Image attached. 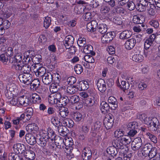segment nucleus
I'll use <instances>...</instances> for the list:
<instances>
[{
	"mask_svg": "<svg viewBox=\"0 0 160 160\" xmlns=\"http://www.w3.org/2000/svg\"><path fill=\"white\" fill-rule=\"evenodd\" d=\"M49 140L45 134L37 135V143L38 145L41 147H45Z\"/></svg>",
	"mask_w": 160,
	"mask_h": 160,
	"instance_id": "nucleus-1",
	"label": "nucleus"
},
{
	"mask_svg": "<svg viewBox=\"0 0 160 160\" xmlns=\"http://www.w3.org/2000/svg\"><path fill=\"white\" fill-rule=\"evenodd\" d=\"M114 118L112 114L108 116L104 119L103 124L107 129H110L113 124Z\"/></svg>",
	"mask_w": 160,
	"mask_h": 160,
	"instance_id": "nucleus-2",
	"label": "nucleus"
},
{
	"mask_svg": "<svg viewBox=\"0 0 160 160\" xmlns=\"http://www.w3.org/2000/svg\"><path fill=\"white\" fill-rule=\"evenodd\" d=\"M32 75L30 74H20L19 76V78L22 82L26 85H29L32 80Z\"/></svg>",
	"mask_w": 160,
	"mask_h": 160,
	"instance_id": "nucleus-3",
	"label": "nucleus"
},
{
	"mask_svg": "<svg viewBox=\"0 0 160 160\" xmlns=\"http://www.w3.org/2000/svg\"><path fill=\"white\" fill-rule=\"evenodd\" d=\"M149 124L151 127L154 128V131H157L159 132L158 137L160 138V124L157 118H153L149 122Z\"/></svg>",
	"mask_w": 160,
	"mask_h": 160,
	"instance_id": "nucleus-4",
	"label": "nucleus"
},
{
	"mask_svg": "<svg viewBox=\"0 0 160 160\" xmlns=\"http://www.w3.org/2000/svg\"><path fill=\"white\" fill-rule=\"evenodd\" d=\"M13 150L17 154H22L26 151L25 146L22 144L18 143L14 144L13 146Z\"/></svg>",
	"mask_w": 160,
	"mask_h": 160,
	"instance_id": "nucleus-5",
	"label": "nucleus"
},
{
	"mask_svg": "<svg viewBox=\"0 0 160 160\" xmlns=\"http://www.w3.org/2000/svg\"><path fill=\"white\" fill-rule=\"evenodd\" d=\"M142 142L141 138L137 137L134 139L132 142V148L133 150L136 151L138 150L142 145Z\"/></svg>",
	"mask_w": 160,
	"mask_h": 160,
	"instance_id": "nucleus-6",
	"label": "nucleus"
},
{
	"mask_svg": "<svg viewBox=\"0 0 160 160\" xmlns=\"http://www.w3.org/2000/svg\"><path fill=\"white\" fill-rule=\"evenodd\" d=\"M55 144L57 148L59 149H64L65 143L63 139L61 137L57 136L54 139Z\"/></svg>",
	"mask_w": 160,
	"mask_h": 160,
	"instance_id": "nucleus-7",
	"label": "nucleus"
},
{
	"mask_svg": "<svg viewBox=\"0 0 160 160\" xmlns=\"http://www.w3.org/2000/svg\"><path fill=\"white\" fill-rule=\"evenodd\" d=\"M53 78V75L51 73H46L42 77V80L44 84L48 85L52 82Z\"/></svg>",
	"mask_w": 160,
	"mask_h": 160,
	"instance_id": "nucleus-8",
	"label": "nucleus"
},
{
	"mask_svg": "<svg viewBox=\"0 0 160 160\" xmlns=\"http://www.w3.org/2000/svg\"><path fill=\"white\" fill-rule=\"evenodd\" d=\"M97 85L99 91L102 93L105 92L107 89V87L105 81L99 78L97 82Z\"/></svg>",
	"mask_w": 160,
	"mask_h": 160,
	"instance_id": "nucleus-9",
	"label": "nucleus"
},
{
	"mask_svg": "<svg viewBox=\"0 0 160 160\" xmlns=\"http://www.w3.org/2000/svg\"><path fill=\"white\" fill-rule=\"evenodd\" d=\"M92 153L91 151L88 147H85L83 151L82 157L83 160H91Z\"/></svg>",
	"mask_w": 160,
	"mask_h": 160,
	"instance_id": "nucleus-10",
	"label": "nucleus"
},
{
	"mask_svg": "<svg viewBox=\"0 0 160 160\" xmlns=\"http://www.w3.org/2000/svg\"><path fill=\"white\" fill-rule=\"evenodd\" d=\"M136 42V40L134 38H132L127 40L124 44L125 48L128 50L132 49L135 46Z\"/></svg>",
	"mask_w": 160,
	"mask_h": 160,
	"instance_id": "nucleus-11",
	"label": "nucleus"
},
{
	"mask_svg": "<svg viewBox=\"0 0 160 160\" xmlns=\"http://www.w3.org/2000/svg\"><path fill=\"white\" fill-rule=\"evenodd\" d=\"M114 32H109L104 34L101 38L102 40L104 42L108 43L110 42L114 37Z\"/></svg>",
	"mask_w": 160,
	"mask_h": 160,
	"instance_id": "nucleus-12",
	"label": "nucleus"
},
{
	"mask_svg": "<svg viewBox=\"0 0 160 160\" xmlns=\"http://www.w3.org/2000/svg\"><path fill=\"white\" fill-rule=\"evenodd\" d=\"M25 159L29 160H34L36 158V154L35 152L32 150H26L24 154Z\"/></svg>",
	"mask_w": 160,
	"mask_h": 160,
	"instance_id": "nucleus-13",
	"label": "nucleus"
},
{
	"mask_svg": "<svg viewBox=\"0 0 160 160\" xmlns=\"http://www.w3.org/2000/svg\"><path fill=\"white\" fill-rule=\"evenodd\" d=\"M25 139L27 142L30 145H34L37 142V138L31 133L27 134L25 135Z\"/></svg>",
	"mask_w": 160,
	"mask_h": 160,
	"instance_id": "nucleus-14",
	"label": "nucleus"
},
{
	"mask_svg": "<svg viewBox=\"0 0 160 160\" xmlns=\"http://www.w3.org/2000/svg\"><path fill=\"white\" fill-rule=\"evenodd\" d=\"M152 145L150 143H147L143 146L142 153L143 156L144 157L148 156L150 150L152 149Z\"/></svg>",
	"mask_w": 160,
	"mask_h": 160,
	"instance_id": "nucleus-15",
	"label": "nucleus"
},
{
	"mask_svg": "<svg viewBox=\"0 0 160 160\" xmlns=\"http://www.w3.org/2000/svg\"><path fill=\"white\" fill-rule=\"evenodd\" d=\"M22 55L21 53H18L13 57H10L9 62L10 63L20 62L22 61Z\"/></svg>",
	"mask_w": 160,
	"mask_h": 160,
	"instance_id": "nucleus-16",
	"label": "nucleus"
},
{
	"mask_svg": "<svg viewBox=\"0 0 160 160\" xmlns=\"http://www.w3.org/2000/svg\"><path fill=\"white\" fill-rule=\"evenodd\" d=\"M143 57L140 54V51L137 49L136 50L135 53L133 55L132 58V60L136 62H141L142 61Z\"/></svg>",
	"mask_w": 160,
	"mask_h": 160,
	"instance_id": "nucleus-17",
	"label": "nucleus"
},
{
	"mask_svg": "<svg viewBox=\"0 0 160 160\" xmlns=\"http://www.w3.org/2000/svg\"><path fill=\"white\" fill-rule=\"evenodd\" d=\"M108 103L111 105V109L114 110L118 107V102L117 99L113 96L109 97L108 99Z\"/></svg>",
	"mask_w": 160,
	"mask_h": 160,
	"instance_id": "nucleus-18",
	"label": "nucleus"
},
{
	"mask_svg": "<svg viewBox=\"0 0 160 160\" xmlns=\"http://www.w3.org/2000/svg\"><path fill=\"white\" fill-rule=\"evenodd\" d=\"M74 42V38L72 35H69L67 36L63 42L66 48H68L69 46L72 45Z\"/></svg>",
	"mask_w": 160,
	"mask_h": 160,
	"instance_id": "nucleus-19",
	"label": "nucleus"
},
{
	"mask_svg": "<svg viewBox=\"0 0 160 160\" xmlns=\"http://www.w3.org/2000/svg\"><path fill=\"white\" fill-rule=\"evenodd\" d=\"M30 84L31 86L30 88L31 90L37 91L38 90V88L40 86V83L39 79H35L32 80Z\"/></svg>",
	"mask_w": 160,
	"mask_h": 160,
	"instance_id": "nucleus-20",
	"label": "nucleus"
},
{
	"mask_svg": "<svg viewBox=\"0 0 160 160\" xmlns=\"http://www.w3.org/2000/svg\"><path fill=\"white\" fill-rule=\"evenodd\" d=\"M111 105H110L106 102L102 101L100 105V108L102 112H108L111 109Z\"/></svg>",
	"mask_w": 160,
	"mask_h": 160,
	"instance_id": "nucleus-21",
	"label": "nucleus"
},
{
	"mask_svg": "<svg viewBox=\"0 0 160 160\" xmlns=\"http://www.w3.org/2000/svg\"><path fill=\"white\" fill-rule=\"evenodd\" d=\"M65 140L66 141L65 142V147H64V148L66 150L65 151L66 153L69 154L70 153V152L73 150V148L72 146L73 145V143L71 140L67 141L66 139Z\"/></svg>",
	"mask_w": 160,
	"mask_h": 160,
	"instance_id": "nucleus-22",
	"label": "nucleus"
},
{
	"mask_svg": "<svg viewBox=\"0 0 160 160\" xmlns=\"http://www.w3.org/2000/svg\"><path fill=\"white\" fill-rule=\"evenodd\" d=\"M132 35V32L131 31L125 30L120 34L119 37L122 39H126L130 38Z\"/></svg>",
	"mask_w": 160,
	"mask_h": 160,
	"instance_id": "nucleus-23",
	"label": "nucleus"
},
{
	"mask_svg": "<svg viewBox=\"0 0 160 160\" xmlns=\"http://www.w3.org/2000/svg\"><path fill=\"white\" fill-rule=\"evenodd\" d=\"M57 128L58 131L60 135L64 136L67 135L68 131L66 127L61 124Z\"/></svg>",
	"mask_w": 160,
	"mask_h": 160,
	"instance_id": "nucleus-24",
	"label": "nucleus"
},
{
	"mask_svg": "<svg viewBox=\"0 0 160 160\" xmlns=\"http://www.w3.org/2000/svg\"><path fill=\"white\" fill-rule=\"evenodd\" d=\"M12 66V68L16 70H21L24 65L23 62H16L13 63H10Z\"/></svg>",
	"mask_w": 160,
	"mask_h": 160,
	"instance_id": "nucleus-25",
	"label": "nucleus"
},
{
	"mask_svg": "<svg viewBox=\"0 0 160 160\" xmlns=\"http://www.w3.org/2000/svg\"><path fill=\"white\" fill-rule=\"evenodd\" d=\"M8 159L9 160H26L24 159L22 157L19 155L18 154L15 152H11L9 153Z\"/></svg>",
	"mask_w": 160,
	"mask_h": 160,
	"instance_id": "nucleus-26",
	"label": "nucleus"
},
{
	"mask_svg": "<svg viewBox=\"0 0 160 160\" xmlns=\"http://www.w3.org/2000/svg\"><path fill=\"white\" fill-rule=\"evenodd\" d=\"M107 153L111 155L112 156H116L117 154L118 151L116 147L112 145L108 148L107 150Z\"/></svg>",
	"mask_w": 160,
	"mask_h": 160,
	"instance_id": "nucleus-27",
	"label": "nucleus"
},
{
	"mask_svg": "<svg viewBox=\"0 0 160 160\" xmlns=\"http://www.w3.org/2000/svg\"><path fill=\"white\" fill-rule=\"evenodd\" d=\"M30 97L32 99L33 103L39 104L41 102L42 99L41 97L37 94L32 93Z\"/></svg>",
	"mask_w": 160,
	"mask_h": 160,
	"instance_id": "nucleus-28",
	"label": "nucleus"
},
{
	"mask_svg": "<svg viewBox=\"0 0 160 160\" xmlns=\"http://www.w3.org/2000/svg\"><path fill=\"white\" fill-rule=\"evenodd\" d=\"M78 89V87L75 86H69L67 87L66 92L68 95L72 94L77 91Z\"/></svg>",
	"mask_w": 160,
	"mask_h": 160,
	"instance_id": "nucleus-29",
	"label": "nucleus"
},
{
	"mask_svg": "<svg viewBox=\"0 0 160 160\" xmlns=\"http://www.w3.org/2000/svg\"><path fill=\"white\" fill-rule=\"evenodd\" d=\"M108 27L107 25L104 23H101L99 24L97 27V30L102 34L105 33L107 31Z\"/></svg>",
	"mask_w": 160,
	"mask_h": 160,
	"instance_id": "nucleus-30",
	"label": "nucleus"
},
{
	"mask_svg": "<svg viewBox=\"0 0 160 160\" xmlns=\"http://www.w3.org/2000/svg\"><path fill=\"white\" fill-rule=\"evenodd\" d=\"M93 48L91 45H88L85 46L83 48L84 52L87 54H90L92 56H94L95 53L93 51Z\"/></svg>",
	"mask_w": 160,
	"mask_h": 160,
	"instance_id": "nucleus-31",
	"label": "nucleus"
},
{
	"mask_svg": "<svg viewBox=\"0 0 160 160\" xmlns=\"http://www.w3.org/2000/svg\"><path fill=\"white\" fill-rule=\"evenodd\" d=\"M112 145L116 147L117 149H125V146L123 145V144L121 142L120 140H113L112 142Z\"/></svg>",
	"mask_w": 160,
	"mask_h": 160,
	"instance_id": "nucleus-32",
	"label": "nucleus"
},
{
	"mask_svg": "<svg viewBox=\"0 0 160 160\" xmlns=\"http://www.w3.org/2000/svg\"><path fill=\"white\" fill-rule=\"evenodd\" d=\"M47 135L46 134L48 138L50 139V140L53 142L54 139L57 136L55 135V132L52 129L50 128H48L47 130Z\"/></svg>",
	"mask_w": 160,
	"mask_h": 160,
	"instance_id": "nucleus-33",
	"label": "nucleus"
},
{
	"mask_svg": "<svg viewBox=\"0 0 160 160\" xmlns=\"http://www.w3.org/2000/svg\"><path fill=\"white\" fill-rule=\"evenodd\" d=\"M26 128L27 131L31 132L33 131H36L38 129L36 124L34 123L28 125Z\"/></svg>",
	"mask_w": 160,
	"mask_h": 160,
	"instance_id": "nucleus-34",
	"label": "nucleus"
},
{
	"mask_svg": "<svg viewBox=\"0 0 160 160\" xmlns=\"http://www.w3.org/2000/svg\"><path fill=\"white\" fill-rule=\"evenodd\" d=\"M62 123L65 127H67L69 128H71L73 126V122L69 118H65L63 120Z\"/></svg>",
	"mask_w": 160,
	"mask_h": 160,
	"instance_id": "nucleus-35",
	"label": "nucleus"
},
{
	"mask_svg": "<svg viewBox=\"0 0 160 160\" xmlns=\"http://www.w3.org/2000/svg\"><path fill=\"white\" fill-rule=\"evenodd\" d=\"M46 70L43 67H42L39 68L36 70V71L35 72L36 75L37 77H42L45 73Z\"/></svg>",
	"mask_w": 160,
	"mask_h": 160,
	"instance_id": "nucleus-36",
	"label": "nucleus"
},
{
	"mask_svg": "<svg viewBox=\"0 0 160 160\" xmlns=\"http://www.w3.org/2000/svg\"><path fill=\"white\" fill-rule=\"evenodd\" d=\"M51 122L52 123L55 127H58L61 125L60 119L56 116H54L52 117L51 119Z\"/></svg>",
	"mask_w": 160,
	"mask_h": 160,
	"instance_id": "nucleus-37",
	"label": "nucleus"
},
{
	"mask_svg": "<svg viewBox=\"0 0 160 160\" xmlns=\"http://www.w3.org/2000/svg\"><path fill=\"white\" fill-rule=\"evenodd\" d=\"M69 101V98L66 96L62 97L59 100L58 103L59 105H61L62 106H65L67 103Z\"/></svg>",
	"mask_w": 160,
	"mask_h": 160,
	"instance_id": "nucleus-38",
	"label": "nucleus"
},
{
	"mask_svg": "<svg viewBox=\"0 0 160 160\" xmlns=\"http://www.w3.org/2000/svg\"><path fill=\"white\" fill-rule=\"evenodd\" d=\"M85 8L82 5H77L74 8V11L78 14L83 13L84 11Z\"/></svg>",
	"mask_w": 160,
	"mask_h": 160,
	"instance_id": "nucleus-39",
	"label": "nucleus"
},
{
	"mask_svg": "<svg viewBox=\"0 0 160 160\" xmlns=\"http://www.w3.org/2000/svg\"><path fill=\"white\" fill-rule=\"evenodd\" d=\"M69 113V112L67 108L63 107L59 110V114L62 118H65L68 115Z\"/></svg>",
	"mask_w": 160,
	"mask_h": 160,
	"instance_id": "nucleus-40",
	"label": "nucleus"
},
{
	"mask_svg": "<svg viewBox=\"0 0 160 160\" xmlns=\"http://www.w3.org/2000/svg\"><path fill=\"white\" fill-rule=\"evenodd\" d=\"M79 97L76 95H73L69 97V100L70 102L72 104L75 105V104L79 101Z\"/></svg>",
	"mask_w": 160,
	"mask_h": 160,
	"instance_id": "nucleus-41",
	"label": "nucleus"
},
{
	"mask_svg": "<svg viewBox=\"0 0 160 160\" xmlns=\"http://www.w3.org/2000/svg\"><path fill=\"white\" fill-rule=\"evenodd\" d=\"M112 21L117 25H120L122 22V18L119 17L115 16L111 18Z\"/></svg>",
	"mask_w": 160,
	"mask_h": 160,
	"instance_id": "nucleus-42",
	"label": "nucleus"
},
{
	"mask_svg": "<svg viewBox=\"0 0 160 160\" xmlns=\"http://www.w3.org/2000/svg\"><path fill=\"white\" fill-rule=\"evenodd\" d=\"M118 86L124 91H125V90L129 88V84L128 83L126 82L125 81H122L121 82V84L118 85Z\"/></svg>",
	"mask_w": 160,
	"mask_h": 160,
	"instance_id": "nucleus-43",
	"label": "nucleus"
},
{
	"mask_svg": "<svg viewBox=\"0 0 160 160\" xmlns=\"http://www.w3.org/2000/svg\"><path fill=\"white\" fill-rule=\"evenodd\" d=\"M110 11V8L107 6H102L100 9V12L103 15H107Z\"/></svg>",
	"mask_w": 160,
	"mask_h": 160,
	"instance_id": "nucleus-44",
	"label": "nucleus"
},
{
	"mask_svg": "<svg viewBox=\"0 0 160 160\" xmlns=\"http://www.w3.org/2000/svg\"><path fill=\"white\" fill-rule=\"evenodd\" d=\"M133 23L136 24H140L142 27H143V25L142 24L143 22V21L140 18L139 16L137 15H134L133 17Z\"/></svg>",
	"mask_w": 160,
	"mask_h": 160,
	"instance_id": "nucleus-45",
	"label": "nucleus"
},
{
	"mask_svg": "<svg viewBox=\"0 0 160 160\" xmlns=\"http://www.w3.org/2000/svg\"><path fill=\"white\" fill-rule=\"evenodd\" d=\"M31 71V68L29 65L24 64L21 70L23 73L22 74H30L29 72Z\"/></svg>",
	"mask_w": 160,
	"mask_h": 160,
	"instance_id": "nucleus-46",
	"label": "nucleus"
},
{
	"mask_svg": "<svg viewBox=\"0 0 160 160\" xmlns=\"http://www.w3.org/2000/svg\"><path fill=\"white\" fill-rule=\"evenodd\" d=\"M128 129L137 130L138 128V123L135 122H129L127 126Z\"/></svg>",
	"mask_w": 160,
	"mask_h": 160,
	"instance_id": "nucleus-47",
	"label": "nucleus"
},
{
	"mask_svg": "<svg viewBox=\"0 0 160 160\" xmlns=\"http://www.w3.org/2000/svg\"><path fill=\"white\" fill-rule=\"evenodd\" d=\"M73 118L75 121L78 122L81 120L82 119V115L80 112H77L74 113Z\"/></svg>",
	"mask_w": 160,
	"mask_h": 160,
	"instance_id": "nucleus-48",
	"label": "nucleus"
},
{
	"mask_svg": "<svg viewBox=\"0 0 160 160\" xmlns=\"http://www.w3.org/2000/svg\"><path fill=\"white\" fill-rule=\"evenodd\" d=\"M121 140L122 142H124V143L127 144L130 143L132 140L131 138L128 135H124L122 137V138H121Z\"/></svg>",
	"mask_w": 160,
	"mask_h": 160,
	"instance_id": "nucleus-49",
	"label": "nucleus"
},
{
	"mask_svg": "<svg viewBox=\"0 0 160 160\" xmlns=\"http://www.w3.org/2000/svg\"><path fill=\"white\" fill-rule=\"evenodd\" d=\"M102 125V122L99 121H97L94 123L93 129H92L96 130V132H98Z\"/></svg>",
	"mask_w": 160,
	"mask_h": 160,
	"instance_id": "nucleus-50",
	"label": "nucleus"
},
{
	"mask_svg": "<svg viewBox=\"0 0 160 160\" xmlns=\"http://www.w3.org/2000/svg\"><path fill=\"white\" fill-rule=\"evenodd\" d=\"M75 71L77 74H80L83 71V69L81 65L78 64L76 65L74 67Z\"/></svg>",
	"mask_w": 160,
	"mask_h": 160,
	"instance_id": "nucleus-51",
	"label": "nucleus"
},
{
	"mask_svg": "<svg viewBox=\"0 0 160 160\" xmlns=\"http://www.w3.org/2000/svg\"><path fill=\"white\" fill-rule=\"evenodd\" d=\"M86 103L89 106H92L95 103V99L94 97H91L88 98L86 100Z\"/></svg>",
	"mask_w": 160,
	"mask_h": 160,
	"instance_id": "nucleus-52",
	"label": "nucleus"
},
{
	"mask_svg": "<svg viewBox=\"0 0 160 160\" xmlns=\"http://www.w3.org/2000/svg\"><path fill=\"white\" fill-rule=\"evenodd\" d=\"M85 60L88 63H93L95 62V60L92 56L89 55H85L84 57Z\"/></svg>",
	"mask_w": 160,
	"mask_h": 160,
	"instance_id": "nucleus-53",
	"label": "nucleus"
},
{
	"mask_svg": "<svg viewBox=\"0 0 160 160\" xmlns=\"http://www.w3.org/2000/svg\"><path fill=\"white\" fill-rule=\"evenodd\" d=\"M157 153V149L156 148L153 147L152 146V149L150 150V152L148 156L150 158H153L154 157L156 156Z\"/></svg>",
	"mask_w": 160,
	"mask_h": 160,
	"instance_id": "nucleus-54",
	"label": "nucleus"
},
{
	"mask_svg": "<svg viewBox=\"0 0 160 160\" xmlns=\"http://www.w3.org/2000/svg\"><path fill=\"white\" fill-rule=\"evenodd\" d=\"M51 19L50 17H46L44 22V26L46 28H48L51 24Z\"/></svg>",
	"mask_w": 160,
	"mask_h": 160,
	"instance_id": "nucleus-55",
	"label": "nucleus"
},
{
	"mask_svg": "<svg viewBox=\"0 0 160 160\" xmlns=\"http://www.w3.org/2000/svg\"><path fill=\"white\" fill-rule=\"evenodd\" d=\"M136 8L137 10L139 12H143L145 11L146 9L139 3H138L136 4Z\"/></svg>",
	"mask_w": 160,
	"mask_h": 160,
	"instance_id": "nucleus-56",
	"label": "nucleus"
},
{
	"mask_svg": "<svg viewBox=\"0 0 160 160\" xmlns=\"http://www.w3.org/2000/svg\"><path fill=\"white\" fill-rule=\"evenodd\" d=\"M77 43L79 47H83L86 43V39L84 38H79L77 42Z\"/></svg>",
	"mask_w": 160,
	"mask_h": 160,
	"instance_id": "nucleus-57",
	"label": "nucleus"
},
{
	"mask_svg": "<svg viewBox=\"0 0 160 160\" xmlns=\"http://www.w3.org/2000/svg\"><path fill=\"white\" fill-rule=\"evenodd\" d=\"M127 7L129 10L132 11L136 8V5L132 1H130L128 2Z\"/></svg>",
	"mask_w": 160,
	"mask_h": 160,
	"instance_id": "nucleus-58",
	"label": "nucleus"
},
{
	"mask_svg": "<svg viewBox=\"0 0 160 160\" xmlns=\"http://www.w3.org/2000/svg\"><path fill=\"white\" fill-rule=\"evenodd\" d=\"M83 18L86 21L90 20L92 17V15L90 12H87L83 15Z\"/></svg>",
	"mask_w": 160,
	"mask_h": 160,
	"instance_id": "nucleus-59",
	"label": "nucleus"
},
{
	"mask_svg": "<svg viewBox=\"0 0 160 160\" xmlns=\"http://www.w3.org/2000/svg\"><path fill=\"white\" fill-rule=\"evenodd\" d=\"M42 59L41 55L38 54L36 55L32 58V62L34 61L36 63H38L39 62H41Z\"/></svg>",
	"mask_w": 160,
	"mask_h": 160,
	"instance_id": "nucleus-60",
	"label": "nucleus"
},
{
	"mask_svg": "<svg viewBox=\"0 0 160 160\" xmlns=\"http://www.w3.org/2000/svg\"><path fill=\"white\" fill-rule=\"evenodd\" d=\"M76 81V78L73 76L69 77L67 79V82L68 84L70 85H72L74 84Z\"/></svg>",
	"mask_w": 160,
	"mask_h": 160,
	"instance_id": "nucleus-61",
	"label": "nucleus"
},
{
	"mask_svg": "<svg viewBox=\"0 0 160 160\" xmlns=\"http://www.w3.org/2000/svg\"><path fill=\"white\" fill-rule=\"evenodd\" d=\"M147 136L154 143H156L157 142V138L154 135L150 133Z\"/></svg>",
	"mask_w": 160,
	"mask_h": 160,
	"instance_id": "nucleus-62",
	"label": "nucleus"
},
{
	"mask_svg": "<svg viewBox=\"0 0 160 160\" xmlns=\"http://www.w3.org/2000/svg\"><path fill=\"white\" fill-rule=\"evenodd\" d=\"M138 117V118L141 121H144L145 123L146 122V121L148 118L146 117V115L144 113L139 114Z\"/></svg>",
	"mask_w": 160,
	"mask_h": 160,
	"instance_id": "nucleus-63",
	"label": "nucleus"
},
{
	"mask_svg": "<svg viewBox=\"0 0 160 160\" xmlns=\"http://www.w3.org/2000/svg\"><path fill=\"white\" fill-rule=\"evenodd\" d=\"M152 43L153 42L150 41V40H148L147 39H146L144 42V48L149 49Z\"/></svg>",
	"mask_w": 160,
	"mask_h": 160,
	"instance_id": "nucleus-64",
	"label": "nucleus"
}]
</instances>
